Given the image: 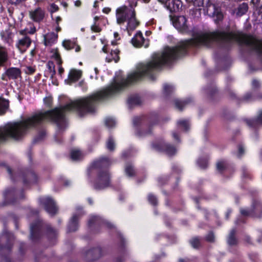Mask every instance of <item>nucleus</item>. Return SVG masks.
Segmentation results:
<instances>
[{"mask_svg": "<svg viewBox=\"0 0 262 262\" xmlns=\"http://www.w3.org/2000/svg\"><path fill=\"white\" fill-rule=\"evenodd\" d=\"M9 102L6 100L0 98V115L4 114L8 109Z\"/></svg>", "mask_w": 262, "mask_h": 262, "instance_id": "24", "label": "nucleus"}, {"mask_svg": "<svg viewBox=\"0 0 262 262\" xmlns=\"http://www.w3.org/2000/svg\"><path fill=\"white\" fill-rule=\"evenodd\" d=\"M226 167V163L225 161H219L216 164L217 170L220 172H222Z\"/></svg>", "mask_w": 262, "mask_h": 262, "instance_id": "35", "label": "nucleus"}, {"mask_svg": "<svg viewBox=\"0 0 262 262\" xmlns=\"http://www.w3.org/2000/svg\"><path fill=\"white\" fill-rule=\"evenodd\" d=\"M38 229V227L36 225L32 224L30 227V230H31V236L32 239H34V234Z\"/></svg>", "mask_w": 262, "mask_h": 262, "instance_id": "40", "label": "nucleus"}, {"mask_svg": "<svg viewBox=\"0 0 262 262\" xmlns=\"http://www.w3.org/2000/svg\"><path fill=\"white\" fill-rule=\"evenodd\" d=\"M81 2L79 0H77L75 2V5L76 7H80L81 6Z\"/></svg>", "mask_w": 262, "mask_h": 262, "instance_id": "58", "label": "nucleus"}, {"mask_svg": "<svg viewBox=\"0 0 262 262\" xmlns=\"http://www.w3.org/2000/svg\"><path fill=\"white\" fill-rule=\"evenodd\" d=\"M177 125L179 128L187 131L189 128V123L187 120H180L177 122Z\"/></svg>", "mask_w": 262, "mask_h": 262, "instance_id": "22", "label": "nucleus"}, {"mask_svg": "<svg viewBox=\"0 0 262 262\" xmlns=\"http://www.w3.org/2000/svg\"><path fill=\"white\" fill-rule=\"evenodd\" d=\"M77 210H79L78 214H74L70 221L68 227V230L69 232H74L77 229V221L79 217L82 215V209L81 208H78Z\"/></svg>", "mask_w": 262, "mask_h": 262, "instance_id": "10", "label": "nucleus"}, {"mask_svg": "<svg viewBox=\"0 0 262 262\" xmlns=\"http://www.w3.org/2000/svg\"><path fill=\"white\" fill-rule=\"evenodd\" d=\"M57 39V35L54 32H50L44 36V41L46 46H50L54 43Z\"/></svg>", "mask_w": 262, "mask_h": 262, "instance_id": "17", "label": "nucleus"}, {"mask_svg": "<svg viewBox=\"0 0 262 262\" xmlns=\"http://www.w3.org/2000/svg\"><path fill=\"white\" fill-rule=\"evenodd\" d=\"M172 135H173V138L177 140H179V138H178V135L176 133H173L172 134Z\"/></svg>", "mask_w": 262, "mask_h": 262, "instance_id": "60", "label": "nucleus"}, {"mask_svg": "<svg viewBox=\"0 0 262 262\" xmlns=\"http://www.w3.org/2000/svg\"><path fill=\"white\" fill-rule=\"evenodd\" d=\"M27 177L29 181L31 183H35L37 182V177L36 173L33 171H31L27 174Z\"/></svg>", "mask_w": 262, "mask_h": 262, "instance_id": "33", "label": "nucleus"}, {"mask_svg": "<svg viewBox=\"0 0 262 262\" xmlns=\"http://www.w3.org/2000/svg\"><path fill=\"white\" fill-rule=\"evenodd\" d=\"M31 55L33 56L35 54V50H32L31 51Z\"/></svg>", "mask_w": 262, "mask_h": 262, "instance_id": "62", "label": "nucleus"}, {"mask_svg": "<svg viewBox=\"0 0 262 262\" xmlns=\"http://www.w3.org/2000/svg\"><path fill=\"white\" fill-rule=\"evenodd\" d=\"M148 201L152 205H156L157 204V198L152 194L148 195Z\"/></svg>", "mask_w": 262, "mask_h": 262, "instance_id": "42", "label": "nucleus"}, {"mask_svg": "<svg viewBox=\"0 0 262 262\" xmlns=\"http://www.w3.org/2000/svg\"><path fill=\"white\" fill-rule=\"evenodd\" d=\"M167 0H158L160 2L165 4Z\"/></svg>", "mask_w": 262, "mask_h": 262, "instance_id": "63", "label": "nucleus"}, {"mask_svg": "<svg viewBox=\"0 0 262 262\" xmlns=\"http://www.w3.org/2000/svg\"><path fill=\"white\" fill-rule=\"evenodd\" d=\"M4 194L6 200L9 201L14 195H15V192L13 188H10L6 190Z\"/></svg>", "mask_w": 262, "mask_h": 262, "instance_id": "28", "label": "nucleus"}, {"mask_svg": "<svg viewBox=\"0 0 262 262\" xmlns=\"http://www.w3.org/2000/svg\"><path fill=\"white\" fill-rule=\"evenodd\" d=\"M217 91L215 88H213L212 90H207V93L210 96H211L213 95V94H214Z\"/></svg>", "mask_w": 262, "mask_h": 262, "instance_id": "50", "label": "nucleus"}, {"mask_svg": "<svg viewBox=\"0 0 262 262\" xmlns=\"http://www.w3.org/2000/svg\"><path fill=\"white\" fill-rule=\"evenodd\" d=\"M251 212L256 216L260 217L262 213V205L257 201L253 202Z\"/></svg>", "mask_w": 262, "mask_h": 262, "instance_id": "18", "label": "nucleus"}, {"mask_svg": "<svg viewBox=\"0 0 262 262\" xmlns=\"http://www.w3.org/2000/svg\"><path fill=\"white\" fill-rule=\"evenodd\" d=\"M48 234L50 237H55L57 234V232L55 230L51 227L48 228Z\"/></svg>", "mask_w": 262, "mask_h": 262, "instance_id": "39", "label": "nucleus"}, {"mask_svg": "<svg viewBox=\"0 0 262 262\" xmlns=\"http://www.w3.org/2000/svg\"><path fill=\"white\" fill-rule=\"evenodd\" d=\"M112 164V161L106 157H102L94 163V166L99 168H105Z\"/></svg>", "mask_w": 262, "mask_h": 262, "instance_id": "13", "label": "nucleus"}, {"mask_svg": "<svg viewBox=\"0 0 262 262\" xmlns=\"http://www.w3.org/2000/svg\"><path fill=\"white\" fill-rule=\"evenodd\" d=\"M144 39L141 32H138L132 39V42L134 46L140 47L143 46Z\"/></svg>", "mask_w": 262, "mask_h": 262, "instance_id": "15", "label": "nucleus"}, {"mask_svg": "<svg viewBox=\"0 0 262 262\" xmlns=\"http://www.w3.org/2000/svg\"><path fill=\"white\" fill-rule=\"evenodd\" d=\"M247 123L249 126L253 127H256L262 124V111L259 113L258 116L256 119L248 120Z\"/></svg>", "mask_w": 262, "mask_h": 262, "instance_id": "19", "label": "nucleus"}, {"mask_svg": "<svg viewBox=\"0 0 262 262\" xmlns=\"http://www.w3.org/2000/svg\"><path fill=\"white\" fill-rule=\"evenodd\" d=\"M214 236L212 232H210L206 236V240L210 242H212L214 241Z\"/></svg>", "mask_w": 262, "mask_h": 262, "instance_id": "45", "label": "nucleus"}, {"mask_svg": "<svg viewBox=\"0 0 262 262\" xmlns=\"http://www.w3.org/2000/svg\"><path fill=\"white\" fill-rule=\"evenodd\" d=\"M9 60V52L7 48L0 45V67H4Z\"/></svg>", "mask_w": 262, "mask_h": 262, "instance_id": "11", "label": "nucleus"}, {"mask_svg": "<svg viewBox=\"0 0 262 262\" xmlns=\"http://www.w3.org/2000/svg\"><path fill=\"white\" fill-rule=\"evenodd\" d=\"M25 71L27 74H32L34 72L35 69L32 67H27Z\"/></svg>", "mask_w": 262, "mask_h": 262, "instance_id": "46", "label": "nucleus"}, {"mask_svg": "<svg viewBox=\"0 0 262 262\" xmlns=\"http://www.w3.org/2000/svg\"><path fill=\"white\" fill-rule=\"evenodd\" d=\"M106 147L110 151H113L115 149V145L114 139L110 137L106 142Z\"/></svg>", "mask_w": 262, "mask_h": 262, "instance_id": "32", "label": "nucleus"}, {"mask_svg": "<svg viewBox=\"0 0 262 262\" xmlns=\"http://www.w3.org/2000/svg\"><path fill=\"white\" fill-rule=\"evenodd\" d=\"M230 213V211H228V212L227 213V214H226V218H227V219H228V218H229V216Z\"/></svg>", "mask_w": 262, "mask_h": 262, "instance_id": "64", "label": "nucleus"}, {"mask_svg": "<svg viewBox=\"0 0 262 262\" xmlns=\"http://www.w3.org/2000/svg\"><path fill=\"white\" fill-rule=\"evenodd\" d=\"M244 152V150L242 145L238 146V156L241 157Z\"/></svg>", "mask_w": 262, "mask_h": 262, "instance_id": "53", "label": "nucleus"}, {"mask_svg": "<svg viewBox=\"0 0 262 262\" xmlns=\"http://www.w3.org/2000/svg\"><path fill=\"white\" fill-rule=\"evenodd\" d=\"M174 27L180 32L184 33L187 30L186 18L184 16H179L174 17L172 19Z\"/></svg>", "mask_w": 262, "mask_h": 262, "instance_id": "6", "label": "nucleus"}, {"mask_svg": "<svg viewBox=\"0 0 262 262\" xmlns=\"http://www.w3.org/2000/svg\"><path fill=\"white\" fill-rule=\"evenodd\" d=\"M83 157V153L78 149H73L71 151V157L73 160H78Z\"/></svg>", "mask_w": 262, "mask_h": 262, "instance_id": "21", "label": "nucleus"}, {"mask_svg": "<svg viewBox=\"0 0 262 262\" xmlns=\"http://www.w3.org/2000/svg\"><path fill=\"white\" fill-rule=\"evenodd\" d=\"M188 3H192L196 7H203L206 8L207 13L213 16L216 15L219 20L223 18L222 14L216 9L215 6L210 0H186Z\"/></svg>", "mask_w": 262, "mask_h": 262, "instance_id": "2", "label": "nucleus"}, {"mask_svg": "<svg viewBox=\"0 0 262 262\" xmlns=\"http://www.w3.org/2000/svg\"><path fill=\"white\" fill-rule=\"evenodd\" d=\"M248 9V5L246 3H244L239 6L237 14L239 15H242L246 13Z\"/></svg>", "mask_w": 262, "mask_h": 262, "instance_id": "30", "label": "nucleus"}, {"mask_svg": "<svg viewBox=\"0 0 262 262\" xmlns=\"http://www.w3.org/2000/svg\"><path fill=\"white\" fill-rule=\"evenodd\" d=\"M173 90L172 86L165 84L164 85V90L165 93L168 94L172 92Z\"/></svg>", "mask_w": 262, "mask_h": 262, "instance_id": "43", "label": "nucleus"}, {"mask_svg": "<svg viewBox=\"0 0 262 262\" xmlns=\"http://www.w3.org/2000/svg\"><path fill=\"white\" fill-rule=\"evenodd\" d=\"M243 100L245 101H249L253 100H254V99L253 98L251 94L247 93L243 97Z\"/></svg>", "mask_w": 262, "mask_h": 262, "instance_id": "44", "label": "nucleus"}, {"mask_svg": "<svg viewBox=\"0 0 262 262\" xmlns=\"http://www.w3.org/2000/svg\"><path fill=\"white\" fill-rule=\"evenodd\" d=\"M155 149L158 150H164L169 156H172L176 152V148L168 144L162 143L160 145H154Z\"/></svg>", "mask_w": 262, "mask_h": 262, "instance_id": "9", "label": "nucleus"}, {"mask_svg": "<svg viewBox=\"0 0 262 262\" xmlns=\"http://www.w3.org/2000/svg\"><path fill=\"white\" fill-rule=\"evenodd\" d=\"M256 3L258 7L262 8V0H256Z\"/></svg>", "mask_w": 262, "mask_h": 262, "instance_id": "56", "label": "nucleus"}, {"mask_svg": "<svg viewBox=\"0 0 262 262\" xmlns=\"http://www.w3.org/2000/svg\"><path fill=\"white\" fill-rule=\"evenodd\" d=\"M81 76V72L76 70H72L69 73L68 81L69 84L79 80Z\"/></svg>", "mask_w": 262, "mask_h": 262, "instance_id": "16", "label": "nucleus"}, {"mask_svg": "<svg viewBox=\"0 0 262 262\" xmlns=\"http://www.w3.org/2000/svg\"><path fill=\"white\" fill-rule=\"evenodd\" d=\"M241 213L242 215L244 216H248L252 213V212H251V210H247L244 209H241Z\"/></svg>", "mask_w": 262, "mask_h": 262, "instance_id": "48", "label": "nucleus"}, {"mask_svg": "<svg viewBox=\"0 0 262 262\" xmlns=\"http://www.w3.org/2000/svg\"><path fill=\"white\" fill-rule=\"evenodd\" d=\"M3 36V38L8 43L11 44L13 42L14 34L12 32L9 31H6L4 33Z\"/></svg>", "mask_w": 262, "mask_h": 262, "instance_id": "27", "label": "nucleus"}, {"mask_svg": "<svg viewBox=\"0 0 262 262\" xmlns=\"http://www.w3.org/2000/svg\"><path fill=\"white\" fill-rule=\"evenodd\" d=\"M62 44L65 49L68 50L75 48V51L78 52L80 50V47L79 46L76 45L75 42L70 40H65Z\"/></svg>", "mask_w": 262, "mask_h": 262, "instance_id": "20", "label": "nucleus"}, {"mask_svg": "<svg viewBox=\"0 0 262 262\" xmlns=\"http://www.w3.org/2000/svg\"><path fill=\"white\" fill-rule=\"evenodd\" d=\"M141 121V118L139 117H135L133 120V123L135 125H137Z\"/></svg>", "mask_w": 262, "mask_h": 262, "instance_id": "52", "label": "nucleus"}, {"mask_svg": "<svg viewBox=\"0 0 262 262\" xmlns=\"http://www.w3.org/2000/svg\"><path fill=\"white\" fill-rule=\"evenodd\" d=\"M125 172L128 176H133L135 174V171L133 166L130 164L126 165L125 167Z\"/></svg>", "mask_w": 262, "mask_h": 262, "instance_id": "34", "label": "nucleus"}, {"mask_svg": "<svg viewBox=\"0 0 262 262\" xmlns=\"http://www.w3.org/2000/svg\"><path fill=\"white\" fill-rule=\"evenodd\" d=\"M246 241L248 243H250V237H247L246 238Z\"/></svg>", "mask_w": 262, "mask_h": 262, "instance_id": "61", "label": "nucleus"}, {"mask_svg": "<svg viewBox=\"0 0 262 262\" xmlns=\"http://www.w3.org/2000/svg\"><path fill=\"white\" fill-rule=\"evenodd\" d=\"M21 76V71L17 68H9L6 69L5 72L2 75V79L7 81L9 80H15Z\"/></svg>", "mask_w": 262, "mask_h": 262, "instance_id": "4", "label": "nucleus"}, {"mask_svg": "<svg viewBox=\"0 0 262 262\" xmlns=\"http://www.w3.org/2000/svg\"><path fill=\"white\" fill-rule=\"evenodd\" d=\"M259 82L256 80H253L252 81V86L253 88H257L259 87Z\"/></svg>", "mask_w": 262, "mask_h": 262, "instance_id": "51", "label": "nucleus"}, {"mask_svg": "<svg viewBox=\"0 0 262 262\" xmlns=\"http://www.w3.org/2000/svg\"><path fill=\"white\" fill-rule=\"evenodd\" d=\"M31 42L32 40L31 38L29 36H25L18 40L16 43V47L19 51L23 53L31 45Z\"/></svg>", "mask_w": 262, "mask_h": 262, "instance_id": "8", "label": "nucleus"}, {"mask_svg": "<svg viewBox=\"0 0 262 262\" xmlns=\"http://www.w3.org/2000/svg\"><path fill=\"white\" fill-rule=\"evenodd\" d=\"M128 103L131 104H138L140 103V99L138 97H131L128 99Z\"/></svg>", "mask_w": 262, "mask_h": 262, "instance_id": "36", "label": "nucleus"}, {"mask_svg": "<svg viewBox=\"0 0 262 262\" xmlns=\"http://www.w3.org/2000/svg\"><path fill=\"white\" fill-rule=\"evenodd\" d=\"M61 20V18L60 16H57L56 18L55 21L57 25H59V22Z\"/></svg>", "mask_w": 262, "mask_h": 262, "instance_id": "57", "label": "nucleus"}, {"mask_svg": "<svg viewBox=\"0 0 262 262\" xmlns=\"http://www.w3.org/2000/svg\"><path fill=\"white\" fill-rule=\"evenodd\" d=\"M91 29L93 31L95 32H99L101 31V29L99 27L96 25H94L91 27Z\"/></svg>", "mask_w": 262, "mask_h": 262, "instance_id": "49", "label": "nucleus"}, {"mask_svg": "<svg viewBox=\"0 0 262 262\" xmlns=\"http://www.w3.org/2000/svg\"><path fill=\"white\" fill-rule=\"evenodd\" d=\"M58 10V7L55 4H52L50 6V11L51 13L55 12Z\"/></svg>", "mask_w": 262, "mask_h": 262, "instance_id": "47", "label": "nucleus"}, {"mask_svg": "<svg viewBox=\"0 0 262 262\" xmlns=\"http://www.w3.org/2000/svg\"><path fill=\"white\" fill-rule=\"evenodd\" d=\"M105 123L107 127H112L115 125V121L112 118H106L105 121Z\"/></svg>", "mask_w": 262, "mask_h": 262, "instance_id": "38", "label": "nucleus"}, {"mask_svg": "<svg viewBox=\"0 0 262 262\" xmlns=\"http://www.w3.org/2000/svg\"><path fill=\"white\" fill-rule=\"evenodd\" d=\"M6 168L7 171H8V172L9 173V174H10V176H11L12 171H11V168H10L9 166H7L6 167Z\"/></svg>", "mask_w": 262, "mask_h": 262, "instance_id": "59", "label": "nucleus"}, {"mask_svg": "<svg viewBox=\"0 0 262 262\" xmlns=\"http://www.w3.org/2000/svg\"><path fill=\"white\" fill-rule=\"evenodd\" d=\"M101 255V250L99 248H94L86 252V257L89 260H94Z\"/></svg>", "mask_w": 262, "mask_h": 262, "instance_id": "14", "label": "nucleus"}, {"mask_svg": "<svg viewBox=\"0 0 262 262\" xmlns=\"http://www.w3.org/2000/svg\"><path fill=\"white\" fill-rule=\"evenodd\" d=\"M117 23L119 25L127 21V29L134 30L139 25V22L136 18V12L132 6H122L117 9Z\"/></svg>", "mask_w": 262, "mask_h": 262, "instance_id": "1", "label": "nucleus"}, {"mask_svg": "<svg viewBox=\"0 0 262 262\" xmlns=\"http://www.w3.org/2000/svg\"><path fill=\"white\" fill-rule=\"evenodd\" d=\"M190 244L193 248H197L200 245V239L197 237H195L190 241Z\"/></svg>", "mask_w": 262, "mask_h": 262, "instance_id": "37", "label": "nucleus"}, {"mask_svg": "<svg viewBox=\"0 0 262 262\" xmlns=\"http://www.w3.org/2000/svg\"><path fill=\"white\" fill-rule=\"evenodd\" d=\"M45 210L50 214L54 215L57 212V208L54 201L49 197L42 198L40 200Z\"/></svg>", "mask_w": 262, "mask_h": 262, "instance_id": "5", "label": "nucleus"}, {"mask_svg": "<svg viewBox=\"0 0 262 262\" xmlns=\"http://www.w3.org/2000/svg\"><path fill=\"white\" fill-rule=\"evenodd\" d=\"M191 101L190 99L185 100L184 101H180L177 100L174 101L176 106L180 111H182L183 107L185 106L189 102Z\"/></svg>", "mask_w": 262, "mask_h": 262, "instance_id": "29", "label": "nucleus"}, {"mask_svg": "<svg viewBox=\"0 0 262 262\" xmlns=\"http://www.w3.org/2000/svg\"><path fill=\"white\" fill-rule=\"evenodd\" d=\"M96 219H97V217L95 216L91 218L89 221V225H91V224H92L96 220Z\"/></svg>", "mask_w": 262, "mask_h": 262, "instance_id": "55", "label": "nucleus"}, {"mask_svg": "<svg viewBox=\"0 0 262 262\" xmlns=\"http://www.w3.org/2000/svg\"><path fill=\"white\" fill-rule=\"evenodd\" d=\"M110 184V176L107 171L105 170L100 171L94 184L95 189L97 190L104 189L108 187Z\"/></svg>", "mask_w": 262, "mask_h": 262, "instance_id": "3", "label": "nucleus"}, {"mask_svg": "<svg viewBox=\"0 0 262 262\" xmlns=\"http://www.w3.org/2000/svg\"><path fill=\"white\" fill-rule=\"evenodd\" d=\"M53 57L56 60L57 64H58L59 69H58V73L60 75H61L62 73L63 72V69L61 67V64L62 63V61L59 53L57 52L54 53L53 55Z\"/></svg>", "mask_w": 262, "mask_h": 262, "instance_id": "25", "label": "nucleus"}, {"mask_svg": "<svg viewBox=\"0 0 262 262\" xmlns=\"http://www.w3.org/2000/svg\"><path fill=\"white\" fill-rule=\"evenodd\" d=\"M9 2L14 5H18L21 3L20 0H8Z\"/></svg>", "mask_w": 262, "mask_h": 262, "instance_id": "54", "label": "nucleus"}, {"mask_svg": "<svg viewBox=\"0 0 262 262\" xmlns=\"http://www.w3.org/2000/svg\"><path fill=\"white\" fill-rule=\"evenodd\" d=\"M198 163L200 167L202 168H205L207 166V161L205 159H200Z\"/></svg>", "mask_w": 262, "mask_h": 262, "instance_id": "41", "label": "nucleus"}, {"mask_svg": "<svg viewBox=\"0 0 262 262\" xmlns=\"http://www.w3.org/2000/svg\"><path fill=\"white\" fill-rule=\"evenodd\" d=\"M181 3L179 0H167L164 4L165 7L171 12L178 11Z\"/></svg>", "mask_w": 262, "mask_h": 262, "instance_id": "12", "label": "nucleus"}, {"mask_svg": "<svg viewBox=\"0 0 262 262\" xmlns=\"http://www.w3.org/2000/svg\"><path fill=\"white\" fill-rule=\"evenodd\" d=\"M47 68L51 77L53 78L56 73L54 63L51 61H48L47 63Z\"/></svg>", "mask_w": 262, "mask_h": 262, "instance_id": "31", "label": "nucleus"}, {"mask_svg": "<svg viewBox=\"0 0 262 262\" xmlns=\"http://www.w3.org/2000/svg\"><path fill=\"white\" fill-rule=\"evenodd\" d=\"M236 231L235 229H232L229 235L228 238V243L229 245H235L237 244V241L235 236Z\"/></svg>", "mask_w": 262, "mask_h": 262, "instance_id": "23", "label": "nucleus"}, {"mask_svg": "<svg viewBox=\"0 0 262 262\" xmlns=\"http://www.w3.org/2000/svg\"><path fill=\"white\" fill-rule=\"evenodd\" d=\"M30 18L35 22L40 23L45 17V11L40 7H37L29 11Z\"/></svg>", "mask_w": 262, "mask_h": 262, "instance_id": "7", "label": "nucleus"}, {"mask_svg": "<svg viewBox=\"0 0 262 262\" xmlns=\"http://www.w3.org/2000/svg\"><path fill=\"white\" fill-rule=\"evenodd\" d=\"M119 53V51L117 49L112 51L111 54L112 58L106 57V60L108 62H110L113 60H114L115 62H118L119 60V57L118 56Z\"/></svg>", "mask_w": 262, "mask_h": 262, "instance_id": "26", "label": "nucleus"}]
</instances>
